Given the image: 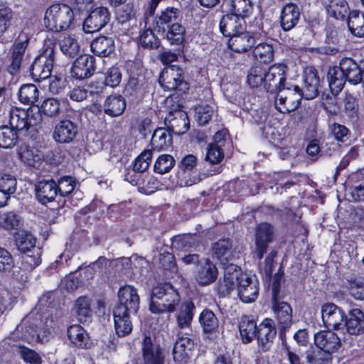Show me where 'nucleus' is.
<instances>
[{
  "instance_id": "1",
  "label": "nucleus",
  "mask_w": 364,
  "mask_h": 364,
  "mask_svg": "<svg viewBox=\"0 0 364 364\" xmlns=\"http://www.w3.org/2000/svg\"><path fill=\"white\" fill-rule=\"evenodd\" d=\"M180 302L181 296L171 284H159L152 289L149 310L154 314L172 313Z\"/></svg>"
},
{
  "instance_id": "2",
  "label": "nucleus",
  "mask_w": 364,
  "mask_h": 364,
  "mask_svg": "<svg viewBox=\"0 0 364 364\" xmlns=\"http://www.w3.org/2000/svg\"><path fill=\"white\" fill-rule=\"evenodd\" d=\"M15 242L18 249L23 253L22 265L26 270H32L41 263V249L36 246V240L25 230L18 232L15 235Z\"/></svg>"
},
{
  "instance_id": "3",
  "label": "nucleus",
  "mask_w": 364,
  "mask_h": 364,
  "mask_svg": "<svg viewBox=\"0 0 364 364\" xmlns=\"http://www.w3.org/2000/svg\"><path fill=\"white\" fill-rule=\"evenodd\" d=\"M74 20L72 9L64 4H54L47 9L44 16L45 26L53 32L68 29Z\"/></svg>"
},
{
  "instance_id": "4",
  "label": "nucleus",
  "mask_w": 364,
  "mask_h": 364,
  "mask_svg": "<svg viewBox=\"0 0 364 364\" xmlns=\"http://www.w3.org/2000/svg\"><path fill=\"white\" fill-rule=\"evenodd\" d=\"M224 279L220 283L219 290L223 295L229 294L231 291L237 289H245L252 282L257 280L255 277H251L242 272L240 268L232 263H223Z\"/></svg>"
},
{
  "instance_id": "5",
  "label": "nucleus",
  "mask_w": 364,
  "mask_h": 364,
  "mask_svg": "<svg viewBox=\"0 0 364 364\" xmlns=\"http://www.w3.org/2000/svg\"><path fill=\"white\" fill-rule=\"evenodd\" d=\"M55 59V45L50 42L46 44L43 50L31 65V74L36 81H41L50 77Z\"/></svg>"
},
{
  "instance_id": "6",
  "label": "nucleus",
  "mask_w": 364,
  "mask_h": 364,
  "mask_svg": "<svg viewBox=\"0 0 364 364\" xmlns=\"http://www.w3.org/2000/svg\"><path fill=\"white\" fill-rule=\"evenodd\" d=\"M301 98V89L299 86H284L277 91L275 108L282 113L294 111L299 106Z\"/></svg>"
},
{
  "instance_id": "7",
  "label": "nucleus",
  "mask_w": 364,
  "mask_h": 364,
  "mask_svg": "<svg viewBox=\"0 0 364 364\" xmlns=\"http://www.w3.org/2000/svg\"><path fill=\"white\" fill-rule=\"evenodd\" d=\"M159 82L166 91L185 93L189 89L188 82L184 80L183 70L176 65L165 68L161 73Z\"/></svg>"
},
{
  "instance_id": "8",
  "label": "nucleus",
  "mask_w": 364,
  "mask_h": 364,
  "mask_svg": "<svg viewBox=\"0 0 364 364\" xmlns=\"http://www.w3.org/2000/svg\"><path fill=\"white\" fill-rule=\"evenodd\" d=\"M32 110L12 109L9 112V124L12 129L21 132L27 131L31 126L36 125L41 121V114L36 113L37 117H30Z\"/></svg>"
},
{
  "instance_id": "9",
  "label": "nucleus",
  "mask_w": 364,
  "mask_h": 364,
  "mask_svg": "<svg viewBox=\"0 0 364 364\" xmlns=\"http://www.w3.org/2000/svg\"><path fill=\"white\" fill-rule=\"evenodd\" d=\"M287 67L282 63L274 64L266 68L265 89L270 92L278 91L285 86Z\"/></svg>"
},
{
  "instance_id": "10",
  "label": "nucleus",
  "mask_w": 364,
  "mask_h": 364,
  "mask_svg": "<svg viewBox=\"0 0 364 364\" xmlns=\"http://www.w3.org/2000/svg\"><path fill=\"white\" fill-rule=\"evenodd\" d=\"M117 311H136L139 305V297L136 290L132 286L126 285L118 291Z\"/></svg>"
},
{
  "instance_id": "11",
  "label": "nucleus",
  "mask_w": 364,
  "mask_h": 364,
  "mask_svg": "<svg viewBox=\"0 0 364 364\" xmlns=\"http://www.w3.org/2000/svg\"><path fill=\"white\" fill-rule=\"evenodd\" d=\"M109 19L110 14L107 8H96L84 20L83 30L88 33L97 32L105 26Z\"/></svg>"
},
{
  "instance_id": "12",
  "label": "nucleus",
  "mask_w": 364,
  "mask_h": 364,
  "mask_svg": "<svg viewBox=\"0 0 364 364\" xmlns=\"http://www.w3.org/2000/svg\"><path fill=\"white\" fill-rule=\"evenodd\" d=\"M95 71V59L90 55H82L78 57L71 68V75L77 80L90 77Z\"/></svg>"
},
{
  "instance_id": "13",
  "label": "nucleus",
  "mask_w": 364,
  "mask_h": 364,
  "mask_svg": "<svg viewBox=\"0 0 364 364\" xmlns=\"http://www.w3.org/2000/svg\"><path fill=\"white\" fill-rule=\"evenodd\" d=\"M78 133V126L69 119L60 120L56 124L53 133L54 140L60 144L72 142Z\"/></svg>"
},
{
  "instance_id": "14",
  "label": "nucleus",
  "mask_w": 364,
  "mask_h": 364,
  "mask_svg": "<svg viewBox=\"0 0 364 364\" xmlns=\"http://www.w3.org/2000/svg\"><path fill=\"white\" fill-rule=\"evenodd\" d=\"M314 342L318 348L328 354L329 356L336 352L341 346V339L331 331L318 332L314 336Z\"/></svg>"
},
{
  "instance_id": "15",
  "label": "nucleus",
  "mask_w": 364,
  "mask_h": 364,
  "mask_svg": "<svg viewBox=\"0 0 364 364\" xmlns=\"http://www.w3.org/2000/svg\"><path fill=\"white\" fill-rule=\"evenodd\" d=\"M322 320L328 328L339 329L345 318L344 311L333 303H326L321 306Z\"/></svg>"
},
{
  "instance_id": "16",
  "label": "nucleus",
  "mask_w": 364,
  "mask_h": 364,
  "mask_svg": "<svg viewBox=\"0 0 364 364\" xmlns=\"http://www.w3.org/2000/svg\"><path fill=\"white\" fill-rule=\"evenodd\" d=\"M274 230L267 223H261L257 228L255 235L256 255L261 259L267 251V246L272 240Z\"/></svg>"
},
{
  "instance_id": "17",
  "label": "nucleus",
  "mask_w": 364,
  "mask_h": 364,
  "mask_svg": "<svg viewBox=\"0 0 364 364\" xmlns=\"http://www.w3.org/2000/svg\"><path fill=\"white\" fill-rule=\"evenodd\" d=\"M282 299H272V309L274 316L280 325L282 331L289 328L292 321V309L291 306Z\"/></svg>"
},
{
  "instance_id": "18",
  "label": "nucleus",
  "mask_w": 364,
  "mask_h": 364,
  "mask_svg": "<svg viewBox=\"0 0 364 364\" xmlns=\"http://www.w3.org/2000/svg\"><path fill=\"white\" fill-rule=\"evenodd\" d=\"M277 331L274 321L271 318H265L258 326L257 338L259 346L263 351H267L275 338Z\"/></svg>"
},
{
  "instance_id": "19",
  "label": "nucleus",
  "mask_w": 364,
  "mask_h": 364,
  "mask_svg": "<svg viewBox=\"0 0 364 364\" xmlns=\"http://www.w3.org/2000/svg\"><path fill=\"white\" fill-rule=\"evenodd\" d=\"M220 32L228 37L245 31V21L241 17L231 13L224 15L220 21Z\"/></svg>"
},
{
  "instance_id": "20",
  "label": "nucleus",
  "mask_w": 364,
  "mask_h": 364,
  "mask_svg": "<svg viewBox=\"0 0 364 364\" xmlns=\"http://www.w3.org/2000/svg\"><path fill=\"white\" fill-rule=\"evenodd\" d=\"M57 183L53 180H41L35 185L36 198L41 204L55 200L57 196Z\"/></svg>"
},
{
  "instance_id": "21",
  "label": "nucleus",
  "mask_w": 364,
  "mask_h": 364,
  "mask_svg": "<svg viewBox=\"0 0 364 364\" xmlns=\"http://www.w3.org/2000/svg\"><path fill=\"white\" fill-rule=\"evenodd\" d=\"M319 77L315 69L307 68L304 71V86L301 89V96L306 100L315 98L318 94Z\"/></svg>"
},
{
  "instance_id": "22",
  "label": "nucleus",
  "mask_w": 364,
  "mask_h": 364,
  "mask_svg": "<svg viewBox=\"0 0 364 364\" xmlns=\"http://www.w3.org/2000/svg\"><path fill=\"white\" fill-rule=\"evenodd\" d=\"M142 355L144 364H165L164 355L158 346L152 343L149 336H145L142 342Z\"/></svg>"
},
{
  "instance_id": "23",
  "label": "nucleus",
  "mask_w": 364,
  "mask_h": 364,
  "mask_svg": "<svg viewBox=\"0 0 364 364\" xmlns=\"http://www.w3.org/2000/svg\"><path fill=\"white\" fill-rule=\"evenodd\" d=\"M67 335L70 343L75 346L81 348H90L92 342L88 333L80 325L74 324L70 326L67 329Z\"/></svg>"
},
{
  "instance_id": "24",
  "label": "nucleus",
  "mask_w": 364,
  "mask_h": 364,
  "mask_svg": "<svg viewBox=\"0 0 364 364\" xmlns=\"http://www.w3.org/2000/svg\"><path fill=\"white\" fill-rule=\"evenodd\" d=\"M194 348V341L186 336L179 337L173 346V358L175 362H186Z\"/></svg>"
},
{
  "instance_id": "25",
  "label": "nucleus",
  "mask_w": 364,
  "mask_h": 364,
  "mask_svg": "<svg viewBox=\"0 0 364 364\" xmlns=\"http://www.w3.org/2000/svg\"><path fill=\"white\" fill-rule=\"evenodd\" d=\"M345 326L350 335H360L364 332V313L359 309H353L348 313Z\"/></svg>"
},
{
  "instance_id": "26",
  "label": "nucleus",
  "mask_w": 364,
  "mask_h": 364,
  "mask_svg": "<svg viewBox=\"0 0 364 364\" xmlns=\"http://www.w3.org/2000/svg\"><path fill=\"white\" fill-rule=\"evenodd\" d=\"M255 43V38L247 32L241 33L230 36L228 40L229 48L237 53L245 52Z\"/></svg>"
},
{
  "instance_id": "27",
  "label": "nucleus",
  "mask_w": 364,
  "mask_h": 364,
  "mask_svg": "<svg viewBox=\"0 0 364 364\" xmlns=\"http://www.w3.org/2000/svg\"><path fill=\"white\" fill-rule=\"evenodd\" d=\"M165 120L169 122L170 127L176 134L185 133L189 129V120L187 114L180 109L170 112L165 117Z\"/></svg>"
},
{
  "instance_id": "28",
  "label": "nucleus",
  "mask_w": 364,
  "mask_h": 364,
  "mask_svg": "<svg viewBox=\"0 0 364 364\" xmlns=\"http://www.w3.org/2000/svg\"><path fill=\"white\" fill-rule=\"evenodd\" d=\"M218 272L216 266L208 259L195 274V279L198 284L206 286L214 282L218 277Z\"/></svg>"
},
{
  "instance_id": "29",
  "label": "nucleus",
  "mask_w": 364,
  "mask_h": 364,
  "mask_svg": "<svg viewBox=\"0 0 364 364\" xmlns=\"http://www.w3.org/2000/svg\"><path fill=\"white\" fill-rule=\"evenodd\" d=\"M300 11L297 5L290 3L286 4L282 11L281 26L284 31H289L298 23Z\"/></svg>"
},
{
  "instance_id": "30",
  "label": "nucleus",
  "mask_w": 364,
  "mask_h": 364,
  "mask_svg": "<svg viewBox=\"0 0 364 364\" xmlns=\"http://www.w3.org/2000/svg\"><path fill=\"white\" fill-rule=\"evenodd\" d=\"M178 306V311L176 314L177 326L181 329L189 328L194 316V304L187 300Z\"/></svg>"
},
{
  "instance_id": "31",
  "label": "nucleus",
  "mask_w": 364,
  "mask_h": 364,
  "mask_svg": "<svg viewBox=\"0 0 364 364\" xmlns=\"http://www.w3.org/2000/svg\"><path fill=\"white\" fill-rule=\"evenodd\" d=\"M339 65L347 81L353 85L359 83V79H361L360 76L361 68L354 60L350 58H344L340 61Z\"/></svg>"
},
{
  "instance_id": "32",
  "label": "nucleus",
  "mask_w": 364,
  "mask_h": 364,
  "mask_svg": "<svg viewBox=\"0 0 364 364\" xmlns=\"http://www.w3.org/2000/svg\"><path fill=\"white\" fill-rule=\"evenodd\" d=\"M91 49L95 55L110 59L114 53V40L107 36L97 38L91 43Z\"/></svg>"
},
{
  "instance_id": "33",
  "label": "nucleus",
  "mask_w": 364,
  "mask_h": 364,
  "mask_svg": "<svg viewBox=\"0 0 364 364\" xmlns=\"http://www.w3.org/2000/svg\"><path fill=\"white\" fill-rule=\"evenodd\" d=\"M20 160L28 166L38 167L43 161L41 152L28 146H21L18 152Z\"/></svg>"
},
{
  "instance_id": "34",
  "label": "nucleus",
  "mask_w": 364,
  "mask_h": 364,
  "mask_svg": "<svg viewBox=\"0 0 364 364\" xmlns=\"http://www.w3.org/2000/svg\"><path fill=\"white\" fill-rule=\"evenodd\" d=\"M91 299L86 296H80L75 302L73 309L77 320L81 323L89 322L92 316Z\"/></svg>"
},
{
  "instance_id": "35",
  "label": "nucleus",
  "mask_w": 364,
  "mask_h": 364,
  "mask_svg": "<svg viewBox=\"0 0 364 364\" xmlns=\"http://www.w3.org/2000/svg\"><path fill=\"white\" fill-rule=\"evenodd\" d=\"M172 143V135L164 128L156 129L152 134L151 145L153 150L160 151L168 149Z\"/></svg>"
},
{
  "instance_id": "36",
  "label": "nucleus",
  "mask_w": 364,
  "mask_h": 364,
  "mask_svg": "<svg viewBox=\"0 0 364 364\" xmlns=\"http://www.w3.org/2000/svg\"><path fill=\"white\" fill-rule=\"evenodd\" d=\"M256 321L250 316H242L239 323V330L243 343H250L257 336Z\"/></svg>"
},
{
  "instance_id": "37",
  "label": "nucleus",
  "mask_w": 364,
  "mask_h": 364,
  "mask_svg": "<svg viewBox=\"0 0 364 364\" xmlns=\"http://www.w3.org/2000/svg\"><path fill=\"white\" fill-rule=\"evenodd\" d=\"M329 87L333 95H338L343 89L346 80L339 66L330 68L327 73Z\"/></svg>"
},
{
  "instance_id": "38",
  "label": "nucleus",
  "mask_w": 364,
  "mask_h": 364,
  "mask_svg": "<svg viewBox=\"0 0 364 364\" xmlns=\"http://www.w3.org/2000/svg\"><path fill=\"white\" fill-rule=\"evenodd\" d=\"M198 245L199 240L196 235H177L171 239V248L176 251H188Z\"/></svg>"
},
{
  "instance_id": "39",
  "label": "nucleus",
  "mask_w": 364,
  "mask_h": 364,
  "mask_svg": "<svg viewBox=\"0 0 364 364\" xmlns=\"http://www.w3.org/2000/svg\"><path fill=\"white\" fill-rule=\"evenodd\" d=\"M228 6L231 14L241 17L245 20L253 11L251 0H228Z\"/></svg>"
},
{
  "instance_id": "40",
  "label": "nucleus",
  "mask_w": 364,
  "mask_h": 364,
  "mask_svg": "<svg viewBox=\"0 0 364 364\" xmlns=\"http://www.w3.org/2000/svg\"><path fill=\"white\" fill-rule=\"evenodd\" d=\"M348 4L346 0H328L326 11L329 16L337 20H344L350 14Z\"/></svg>"
},
{
  "instance_id": "41",
  "label": "nucleus",
  "mask_w": 364,
  "mask_h": 364,
  "mask_svg": "<svg viewBox=\"0 0 364 364\" xmlns=\"http://www.w3.org/2000/svg\"><path fill=\"white\" fill-rule=\"evenodd\" d=\"M180 11L178 9L175 8H166L161 12L159 15H157L155 18L154 23L155 28H158L159 31H165V27H170L171 23L178 18Z\"/></svg>"
},
{
  "instance_id": "42",
  "label": "nucleus",
  "mask_w": 364,
  "mask_h": 364,
  "mask_svg": "<svg viewBox=\"0 0 364 364\" xmlns=\"http://www.w3.org/2000/svg\"><path fill=\"white\" fill-rule=\"evenodd\" d=\"M348 27L350 33L357 37H364V14L352 11L348 17Z\"/></svg>"
},
{
  "instance_id": "43",
  "label": "nucleus",
  "mask_w": 364,
  "mask_h": 364,
  "mask_svg": "<svg viewBox=\"0 0 364 364\" xmlns=\"http://www.w3.org/2000/svg\"><path fill=\"white\" fill-rule=\"evenodd\" d=\"M132 331V323L129 319L128 312L117 311L115 310V333L118 336H125Z\"/></svg>"
},
{
  "instance_id": "44",
  "label": "nucleus",
  "mask_w": 364,
  "mask_h": 364,
  "mask_svg": "<svg viewBox=\"0 0 364 364\" xmlns=\"http://www.w3.org/2000/svg\"><path fill=\"white\" fill-rule=\"evenodd\" d=\"M18 132L9 125L0 127V146L11 149L18 141Z\"/></svg>"
},
{
  "instance_id": "45",
  "label": "nucleus",
  "mask_w": 364,
  "mask_h": 364,
  "mask_svg": "<svg viewBox=\"0 0 364 364\" xmlns=\"http://www.w3.org/2000/svg\"><path fill=\"white\" fill-rule=\"evenodd\" d=\"M18 97L21 103L33 105L38 100L39 90L33 84H25L20 87Z\"/></svg>"
},
{
  "instance_id": "46",
  "label": "nucleus",
  "mask_w": 364,
  "mask_h": 364,
  "mask_svg": "<svg viewBox=\"0 0 364 364\" xmlns=\"http://www.w3.org/2000/svg\"><path fill=\"white\" fill-rule=\"evenodd\" d=\"M175 186L186 187L191 186L200 181V178L196 172L178 168L175 175Z\"/></svg>"
},
{
  "instance_id": "47",
  "label": "nucleus",
  "mask_w": 364,
  "mask_h": 364,
  "mask_svg": "<svg viewBox=\"0 0 364 364\" xmlns=\"http://www.w3.org/2000/svg\"><path fill=\"white\" fill-rule=\"evenodd\" d=\"M62 53L68 58H75L80 51V45L73 36H64L59 43Z\"/></svg>"
},
{
  "instance_id": "48",
  "label": "nucleus",
  "mask_w": 364,
  "mask_h": 364,
  "mask_svg": "<svg viewBox=\"0 0 364 364\" xmlns=\"http://www.w3.org/2000/svg\"><path fill=\"white\" fill-rule=\"evenodd\" d=\"M23 224L22 218L16 213L0 212V226L5 230H16Z\"/></svg>"
},
{
  "instance_id": "49",
  "label": "nucleus",
  "mask_w": 364,
  "mask_h": 364,
  "mask_svg": "<svg viewBox=\"0 0 364 364\" xmlns=\"http://www.w3.org/2000/svg\"><path fill=\"white\" fill-rule=\"evenodd\" d=\"M266 68L260 65H255L249 70L247 82L252 87H257L264 85L265 87Z\"/></svg>"
},
{
  "instance_id": "50",
  "label": "nucleus",
  "mask_w": 364,
  "mask_h": 364,
  "mask_svg": "<svg viewBox=\"0 0 364 364\" xmlns=\"http://www.w3.org/2000/svg\"><path fill=\"white\" fill-rule=\"evenodd\" d=\"M27 41L15 45L12 53V62L9 67V72L14 75L18 72L22 63L25 50L27 46Z\"/></svg>"
},
{
  "instance_id": "51",
  "label": "nucleus",
  "mask_w": 364,
  "mask_h": 364,
  "mask_svg": "<svg viewBox=\"0 0 364 364\" xmlns=\"http://www.w3.org/2000/svg\"><path fill=\"white\" fill-rule=\"evenodd\" d=\"M274 48L268 43H259L253 50L255 59L263 63L272 62L274 58Z\"/></svg>"
},
{
  "instance_id": "52",
  "label": "nucleus",
  "mask_w": 364,
  "mask_h": 364,
  "mask_svg": "<svg viewBox=\"0 0 364 364\" xmlns=\"http://www.w3.org/2000/svg\"><path fill=\"white\" fill-rule=\"evenodd\" d=\"M350 294L357 300L364 299V278L350 277L347 280Z\"/></svg>"
},
{
  "instance_id": "53",
  "label": "nucleus",
  "mask_w": 364,
  "mask_h": 364,
  "mask_svg": "<svg viewBox=\"0 0 364 364\" xmlns=\"http://www.w3.org/2000/svg\"><path fill=\"white\" fill-rule=\"evenodd\" d=\"M176 161L170 154L160 155L154 165V170L159 174H164L169 172L174 166Z\"/></svg>"
},
{
  "instance_id": "54",
  "label": "nucleus",
  "mask_w": 364,
  "mask_h": 364,
  "mask_svg": "<svg viewBox=\"0 0 364 364\" xmlns=\"http://www.w3.org/2000/svg\"><path fill=\"white\" fill-rule=\"evenodd\" d=\"M203 331L206 333L213 332L218 327V321L214 313L205 309L202 311L199 318Z\"/></svg>"
},
{
  "instance_id": "55",
  "label": "nucleus",
  "mask_w": 364,
  "mask_h": 364,
  "mask_svg": "<svg viewBox=\"0 0 364 364\" xmlns=\"http://www.w3.org/2000/svg\"><path fill=\"white\" fill-rule=\"evenodd\" d=\"M184 34L185 28L176 23L168 27L166 37L171 44L180 45L184 41Z\"/></svg>"
},
{
  "instance_id": "56",
  "label": "nucleus",
  "mask_w": 364,
  "mask_h": 364,
  "mask_svg": "<svg viewBox=\"0 0 364 364\" xmlns=\"http://www.w3.org/2000/svg\"><path fill=\"white\" fill-rule=\"evenodd\" d=\"M258 292L259 282L258 280H252V282H250L248 287L239 290L238 295L244 303H250L257 299Z\"/></svg>"
},
{
  "instance_id": "57",
  "label": "nucleus",
  "mask_w": 364,
  "mask_h": 364,
  "mask_svg": "<svg viewBox=\"0 0 364 364\" xmlns=\"http://www.w3.org/2000/svg\"><path fill=\"white\" fill-rule=\"evenodd\" d=\"M330 358L328 354L319 348L309 349L305 353L307 364H326Z\"/></svg>"
},
{
  "instance_id": "58",
  "label": "nucleus",
  "mask_w": 364,
  "mask_h": 364,
  "mask_svg": "<svg viewBox=\"0 0 364 364\" xmlns=\"http://www.w3.org/2000/svg\"><path fill=\"white\" fill-rule=\"evenodd\" d=\"M232 244L229 240H220L213 246L214 255L218 259L228 260L231 255Z\"/></svg>"
},
{
  "instance_id": "59",
  "label": "nucleus",
  "mask_w": 364,
  "mask_h": 364,
  "mask_svg": "<svg viewBox=\"0 0 364 364\" xmlns=\"http://www.w3.org/2000/svg\"><path fill=\"white\" fill-rule=\"evenodd\" d=\"M38 110L48 117H55L60 112V102L55 98L46 99Z\"/></svg>"
},
{
  "instance_id": "60",
  "label": "nucleus",
  "mask_w": 364,
  "mask_h": 364,
  "mask_svg": "<svg viewBox=\"0 0 364 364\" xmlns=\"http://www.w3.org/2000/svg\"><path fill=\"white\" fill-rule=\"evenodd\" d=\"M214 112L213 107L202 104L196 107V117L200 125H205L211 119Z\"/></svg>"
},
{
  "instance_id": "61",
  "label": "nucleus",
  "mask_w": 364,
  "mask_h": 364,
  "mask_svg": "<svg viewBox=\"0 0 364 364\" xmlns=\"http://www.w3.org/2000/svg\"><path fill=\"white\" fill-rule=\"evenodd\" d=\"M151 159L152 151L150 149L144 150L135 160L134 171L140 173L146 171L151 164Z\"/></svg>"
},
{
  "instance_id": "62",
  "label": "nucleus",
  "mask_w": 364,
  "mask_h": 364,
  "mask_svg": "<svg viewBox=\"0 0 364 364\" xmlns=\"http://www.w3.org/2000/svg\"><path fill=\"white\" fill-rule=\"evenodd\" d=\"M75 186V181L70 176H63L61 177L57 183V193H59L60 195L63 197L68 196L71 193Z\"/></svg>"
},
{
  "instance_id": "63",
  "label": "nucleus",
  "mask_w": 364,
  "mask_h": 364,
  "mask_svg": "<svg viewBox=\"0 0 364 364\" xmlns=\"http://www.w3.org/2000/svg\"><path fill=\"white\" fill-rule=\"evenodd\" d=\"M220 144H210L207 148L205 160L213 164H218L222 161L224 158V154Z\"/></svg>"
},
{
  "instance_id": "64",
  "label": "nucleus",
  "mask_w": 364,
  "mask_h": 364,
  "mask_svg": "<svg viewBox=\"0 0 364 364\" xmlns=\"http://www.w3.org/2000/svg\"><path fill=\"white\" fill-rule=\"evenodd\" d=\"M18 354L21 358L30 364H41L42 359L41 355L35 350L25 346L18 347Z\"/></svg>"
}]
</instances>
